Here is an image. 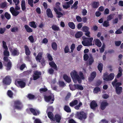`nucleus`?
Masks as SVG:
<instances>
[{"mask_svg": "<svg viewBox=\"0 0 123 123\" xmlns=\"http://www.w3.org/2000/svg\"><path fill=\"white\" fill-rule=\"evenodd\" d=\"M70 74L73 81L75 83H76L77 81L79 83H81V79L76 71L74 70L71 72Z\"/></svg>", "mask_w": 123, "mask_h": 123, "instance_id": "f257e3e1", "label": "nucleus"}, {"mask_svg": "<svg viewBox=\"0 0 123 123\" xmlns=\"http://www.w3.org/2000/svg\"><path fill=\"white\" fill-rule=\"evenodd\" d=\"M83 40L82 42V43L84 46H89L92 45V42L93 39L92 37H82Z\"/></svg>", "mask_w": 123, "mask_h": 123, "instance_id": "f03ea898", "label": "nucleus"}, {"mask_svg": "<svg viewBox=\"0 0 123 123\" xmlns=\"http://www.w3.org/2000/svg\"><path fill=\"white\" fill-rule=\"evenodd\" d=\"M23 105L20 100H17L14 101L13 107L14 109L21 110L23 108Z\"/></svg>", "mask_w": 123, "mask_h": 123, "instance_id": "7ed1b4c3", "label": "nucleus"}, {"mask_svg": "<svg viewBox=\"0 0 123 123\" xmlns=\"http://www.w3.org/2000/svg\"><path fill=\"white\" fill-rule=\"evenodd\" d=\"M87 114L83 111H81L77 113L78 118L80 120L85 119L87 117Z\"/></svg>", "mask_w": 123, "mask_h": 123, "instance_id": "20e7f679", "label": "nucleus"}, {"mask_svg": "<svg viewBox=\"0 0 123 123\" xmlns=\"http://www.w3.org/2000/svg\"><path fill=\"white\" fill-rule=\"evenodd\" d=\"M15 84L18 87L21 88L25 87L26 85L25 83L22 80L16 81L15 82Z\"/></svg>", "mask_w": 123, "mask_h": 123, "instance_id": "39448f33", "label": "nucleus"}, {"mask_svg": "<svg viewBox=\"0 0 123 123\" xmlns=\"http://www.w3.org/2000/svg\"><path fill=\"white\" fill-rule=\"evenodd\" d=\"M11 79L9 76H6L3 80V83L6 85H10L11 82Z\"/></svg>", "mask_w": 123, "mask_h": 123, "instance_id": "423d86ee", "label": "nucleus"}, {"mask_svg": "<svg viewBox=\"0 0 123 123\" xmlns=\"http://www.w3.org/2000/svg\"><path fill=\"white\" fill-rule=\"evenodd\" d=\"M41 75V73L40 72L37 70L34 71V74L33 75V80H36L39 78L40 77V76Z\"/></svg>", "mask_w": 123, "mask_h": 123, "instance_id": "0eeeda50", "label": "nucleus"}, {"mask_svg": "<svg viewBox=\"0 0 123 123\" xmlns=\"http://www.w3.org/2000/svg\"><path fill=\"white\" fill-rule=\"evenodd\" d=\"M98 106V104L95 100L92 101L90 103V106L92 109L95 110L96 108Z\"/></svg>", "mask_w": 123, "mask_h": 123, "instance_id": "6e6552de", "label": "nucleus"}, {"mask_svg": "<svg viewBox=\"0 0 123 123\" xmlns=\"http://www.w3.org/2000/svg\"><path fill=\"white\" fill-rule=\"evenodd\" d=\"M29 110L31 112L34 116L38 115L40 113V111L38 110H35L32 108H30Z\"/></svg>", "mask_w": 123, "mask_h": 123, "instance_id": "1a4fd4ad", "label": "nucleus"}, {"mask_svg": "<svg viewBox=\"0 0 123 123\" xmlns=\"http://www.w3.org/2000/svg\"><path fill=\"white\" fill-rule=\"evenodd\" d=\"M43 54L42 52H40L38 53L37 56L35 57L36 60L37 62H40V60L42 58Z\"/></svg>", "mask_w": 123, "mask_h": 123, "instance_id": "9d476101", "label": "nucleus"}, {"mask_svg": "<svg viewBox=\"0 0 123 123\" xmlns=\"http://www.w3.org/2000/svg\"><path fill=\"white\" fill-rule=\"evenodd\" d=\"M108 105V103L106 100H104L101 102V105L100 108L102 110H104L106 108V106Z\"/></svg>", "mask_w": 123, "mask_h": 123, "instance_id": "9b49d317", "label": "nucleus"}, {"mask_svg": "<svg viewBox=\"0 0 123 123\" xmlns=\"http://www.w3.org/2000/svg\"><path fill=\"white\" fill-rule=\"evenodd\" d=\"M44 98L45 101L47 102H49L51 100L52 102L50 103V104H52L53 103V101H54L55 99L54 98H53L52 99V96L50 95L48 96H45Z\"/></svg>", "mask_w": 123, "mask_h": 123, "instance_id": "f8f14e48", "label": "nucleus"}, {"mask_svg": "<svg viewBox=\"0 0 123 123\" xmlns=\"http://www.w3.org/2000/svg\"><path fill=\"white\" fill-rule=\"evenodd\" d=\"M54 119H53V121H55L56 122L59 123L60 122V121L61 119V116L59 114H56L55 116Z\"/></svg>", "mask_w": 123, "mask_h": 123, "instance_id": "ddd939ff", "label": "nucleus"}, {"mask_svg": "<svg viewBox=\"0 0 123 123\" xmlns=\"http://www.w3.org/2000/svg\"><path fill=\"white\" fill-rule=\"evenodd\" d=\"M4 66L6 67V69L7 71H9L11 69L12 64L10 60H9V61L6 64H4Z\"/></svg>", "mask_w": 123, "mask_h": 123, "instance_id": "4468645a", "label": "nucleus"}, {"mask_svg": "<svg viewBox=\"0 0 123 123\" xmlns=\"http://www.w3.org/2000/svg\"><path fill=\"white\" fill-rule=\"evenodd\" d=\"M54 9L56 14L58 15L57 16V18H59L63 16V14L62 12L58 11L57 8L54 7Z\"/></svg>", "mask_w": 123, "mask_h": 123, "instance_id": "2eb2a0df", "label": "nucleus"}, {"mask_svg": "<svg viewBox=\"0 0 123 123\" xmlns=\"http://www.w3.org/2000/svg\"><path fill=\"white\" fill-rule=\"evenodd\" d=\"M49 65L52 68L56 70H57V66L55 62L53 61H52L49 63Z\"/></svg>", "mask_w": 123, "mask_h": 123, "instance_id": "dca6fc26", "label": "nucleus"}, {"mask_svg": "<svg viewBox=\"0 0 123 123\" xmlns=\"http://www.w3.org/2000/svg\"><path fill=\"white\" fill-rule=\"evenodd\" d=\"M24 48L25 49V52L26 55L27 56L30 55L31 54V51L29 50L28 46L27 45H24Z\"/></svg>", "mask_w": 123, "mask_h": 123, "instance_id": "f3484780", "label": "nucleus"}, {"mask_svg": "<svg viewBox=\"0 0 123 123\" xmlns=\"http://www.w3.org/2000/svg\"><path fill=\"white\" fill-rule=\"evenodd\" d=\"M116 91L117 94L119 95L122 92V87H116Z\"/></svg>", "mask_w": 123, "mask_h": 123, "instance_id": "a211bd4d", "label": "nucleus"}, {"mask_svg": "<svg viewBox=\"0 0 123 123\" xmlns=\"http://www.w3.org/2000/svg\"><path fill=\"white\" fill-rule=\"evenodd\" d=\"M47 14L48 17L51 18H52L53 16L52 13V12L51 10L49 8H48L46 10Z\"/></svg>", "mask_w": 123, "mask_h": 123, "instance_id": "6ab92c4d", "label": "nucleus"}, {"mask_svg": "<svg viewBox=\"0 0 123 123\" xmlns=\"http://www.w3.org/2000/svg\"><path fill=\"white\" fill-rule=\"evenodd\" d=\"M96 72H92L91 74V76L89 78V80L92 81L93 80L96 76Z\"/></svg>", "mask_w": 123, "mask_h": 123, "instance_id": "aec40b11", "label": "nucleus"}, {"mask_svg": "<svg viewBox=\"0 0 123 123\" xmlns=\"http://www.w3.org/2000/svg\"><path fill=\"white\" fill-rule=\"evenodd\" d=\"M90 57L88 60L89 65H91L92 63L94 62V59L92 54H90Z\"/></svg>", "mask_w": 123, "mask_h": 123, "instance_id": "412c9836", "label": "nucleus"}, {"mask_svg": "<svg viewBox=\"0 0 123 123\" xmlns=\"http://www.w3.org/2000/svg\"><path fill=\"white\" fill-rule=\"evenodd\" d=\"M83 35V33L81 31H79L75 34V37L76 38H79L81 37Z\"/></svg>", "mask_w": 123, "mask_h": 123, "instance_id": "4be33fe9", "label": "nucleus"}, {"mask_svg": "<svg viewBox=\"0 0 123 123\" xmlns=\"http://www.w3.org/2000/svg\"><path fill=\"white\" fill-rule=\"evenodd\" d=\"M25 28L27 32L28 33L32 32L33 31V30L29 26L26 25H24Z\"/></svg>", "mask_w": 123, "mask_h": 123, "instance_id": "5701e85b", "label": "nucleus"}, {"mask_svg": "<svg viewBox=\"0 0 123 123\" xmlns=\"http://www.w3.org/2000/svg\"><path fill=\"white\" fill-rule=\"evenodd\" d=\"M64 79L68 83H70L71 81L70 78L67 75H64L63 76Z\"/></svg>", "mask_w": 123, "mask_h": 123, "instance_id": "b1692460", "label": "nucleus"}, {"mask_svg": "<svg viewBox=\"0 0 123 123\" xmlns=\"http://www.w3.org/2000/svg\"><path fill=\"white\" fill-rule=\"evenodd\" d=\"M12 55L14 56L18 55L19 54L17 48L14 49L11 52Z\"/></svg>", "mask_w": 123, "mask_h": 123, "instance_id": "393cba45", "label": "nucleus"}, {"mask_svg": "<svg viewBox=\"0 0 123 123\" xmlns=\"http://www.w3.org/2000/svg\"><path fill=\"white\" fill-rule=\"evenodd\" d=\"M64 110L67 113H70L71 112V110L68 106L65 105L63 108Z\"/></svg>", "mask_w": 123, "mask_h": 123, "instance_id": "a878e982", "label": "nucleus"}, {"mask_svg": "<svg viewBox=\"0 0 123 123\" xmlns=\"http://www.w3.org/2000/svg\"><path fill=\"white\" fill-rule=\"evenodd\" d=\"M95 43L96 45L98 47H100L101 45V42L100 41V40L98 39H96L95 40Z\"/></svg>", "mask_w": 123, "mask_h": 123, "instance_id": "bb28decb", "label": "nucleus"}, {"mask_svg": "<svg viewBox=\"0 0 123 123\" xmlns=\"http://www.w3.org/2000/svg\"><path fill=\"white\" fill-rule=\"evenodd\" d=\"M78 104V101L77 100H75L72 101L69 103L70 106L72 107H73L74 106L77 105Z\"/></svg>", "mask_w": 123, "mask_h": 123, "instance_id": "cd10ccee", "label": "nucleus"}, {"mask_svg": "<svg viewBox=\"0 0 123 123\" xmlns=\"http://www.w3.org/2000/svg\"><path fill=\"white\" fill-rule=\"evenodd\" d=\"M68 25L70 28L73 29H74L75 28V25L73 22H69L68 23Z\"/></svg>", "mask_w": 123, "mask_h": 123, "instance_id": "c85d7f7f", "label": "nucleus"}, {"mask_svg": "<svg viewBox=\"0 0 123 123\" xmlns=\"http://www.w3.org/2000/svg\"><path fill=\"white\" fill-rule=\"evenodd\" d=\"M99 5V3L98 2H94L92 5V6L94 8H97Z\"/></svg>", "mask_w": 123, "mask_h": 123, "instance_id": "c756f323", "label": "nucleus"}, {"mask_svg": "<svg viewBox=\"0 0 123 123\" xmlns=\"http://www.w3.org/2000/svg\"><path fill=\"white\" fill-rule=\"evenodd\" d=\"M78 3V1H75L74 4L71 7V8L72 9L74 8L75 10H76L78 8V6L77 5Z\"/></svg>", "mask_w": 123, "mask_h": 123, "instance_id": "7c9ffc66", "label": "nucleus"}, {"mask_svg": "<svg viewBox=\"0 0 123 123\" xmlns=\"http://www.w3.org/2000/svg\"><path fill=\"white\" fill-rule=\"evenodd\" d=\"M29 25L31 27H33L34 28H36L37 27L35 22L34 21L30 22L29 23Z\"/></svg>", "mask_w": 123, "mask_h": 123, "instance_id": "2f4dec72", "label": "nucleus"}, {"mask_svg": "<svg viewBox=\"0 0 123 123\" xmlns=\"http://www.w3.org/2000/svg\"><path fill=\"white\" fill-rule=\"evenodd\" d=\"M115 75L114 73H111L108 75V81L111 80L114 78Z\"/></svg>", "mask_w": 123, "mask_h": 123, "instance_id": "473e14b6", "label": "nucleus"}, {"mask_svg": "<svg viewBox=\"0 0 123 123\" xmlns=\"http://www.w3.org/2000/svg\"><path fill=\"white\" fill-rule=\"evenodd\" d=\"M103 65L102 63H99L98 66V68L100 73H101L103 70Z\"/></svg>", "mask_w": 123, "mask_h": 123, "instance_id": "72a5a7b5", "label": "nucleus"}, {"mask_svg": "<svg viewBox=\"0 0 123 123\" xmlns=\"http://www.w3.org/2000/svg\"><path fill=\"white\" fill-rule=\"evenodd\" d=\"M69 86L70 89L72 91L76 89V84L73 85L72 84H70Z\"/></svg>", "mask_w": 123, "mask_h": 123, "instance_id": "f704fd0d", "label": "nucleus"}, {"mask_svg": "<svg viewBox=\"0 0 123 123\" xmlns=\"http://www.w3.org/2000/svg\"><path fill=\"white\" fill-rule=\"evenodd\" d=\"M51 27L52 29L54 31H59L60 30L59 27L55 25H53Z\"/></svg>", "mask_w": 123, "mask_h": 123, "instance_id": "c9c22d12", "label": "nucleus"}, {"mask_svg": "<svg viewBox=\"0 0 123 123\" xmlns=\"http://www.w3.org/2000/svg\"><path fill=\"white\" fill-rule=\"evenodd\" d=\"M51 46L53 49L56 51L57 49V45L55 42H53L52 43Z\"/></svg>", "mask_w": 123, "mask_h": 123, "instance_id": "e433bc0d", "label": "nucleus"}, {"mask_svg": "<svg viewBox=\"0 0 123 123\" xmlns=\"http://www.w3.org/2000/svg\"><path fill=\"white\" fill-rule=\"evenodd\" d=\"M89 27L86 26H83L82 28V30L83 32H86L89 30Z\"/></svg>", "mask_w": 123, "mask_h": 123, "instance_id": "4c0bfd02", "label": "nucleus"}, {"mask_svg": "<svg viewBox=\"0 0 123 123\" xmlns=\"http://www.w3.org/2000/svg\"><path fill=\"white\" fill-rule=\"evenodd\" d=\"M52 113L50 112L49 111L48 113V117L50 119H52L53 120V119H54V118L53 116V115H52Z\"/></svg>", "mask_w": 123, "mask_h": 123, "instance_id": "58836bf2", "label": "nucleus"}, {"mask_svg": "<svg viewBox=\"0 0 123 123\" xmlns=\"http://www.w3.org/2000/svg\"><path fill=\"white\" fill-rule=\"evenodd\" d=\"M5 17L8 20L9 19L11 18L10 14H9L7 12H6L4 14Z\"/></svg>", "mask_w": 123, "mask_h": 123, "instance_id": "ea45409f", "label": "nucleus"}, {"mask_svg": "<svg viewBox=\"0 0 123 123\" xmlns=\"http://www.w3.org/2000/svg\"><path fill=\"white\" fill-rule=\"evenodd\" d=\"M27 98L30 99H34L35 96L31 93H29L28 94Z\"/></svg>", "mask_w": 123, "mask_h": 123, "instance_id": "a19ab883", "label": "nucleus"}, {"mask_svg": "<svg viewBox=\"0 0 123 123\" xmlns=\"http://www.w3.org/2000/svg\"><path fill=\"white\" fill-rule=\"evenodd\" d=\"M76 89L80 90H83L84 89V88L82 86L78 84H76Z\"/></svg>", "mask_w": 123, "mask_h": 123, "instance_id": "79ce46f5", "label": "nucleus"}, {"mask_svg": "<svg viewBox=\"0 0 123 123\" xmlns=\"http://www.w3.org/2000/svg\"><path fill=\"white\" fill-rule=\"evenodd\" d=\"M47 57L49 61H52L53 60V58L50 54L49 53H47Z\"/></svg>", "mask_w": 123, "mask_h": 123, "instance_id": "37998d69", "label": "nucleus"}, {"mask_svg": "<svg viewBox=\"0 0 123 123\" xmlns=\"http://www.w3.org/2000/svg\"><path fill=\"white\" fill-rule=\"evenodd\" d=\"M70 49H69L68 46L67 45L65 46L64 49V51L65 53H68L69 52Z\"/></svg>", "mask_w": 123, "mask_h": 123, "instance_id": "c03bdc74", "label": "nucleus"}, {"mask_svg": "<svg viewBox=\"0 0 123 123\" xmlns=\"http://www.w3.org/2000/svg\"><path fill=\"white\" fill-rule=\"evenodd\" d=\"M19 13V12L15 10L12 13V15L15 17L17 16Z\"/></svg>", "mask_w": 123, "mask_h": 123, "instance_id": "a18cd8bd", "label": "nucleus"}, {"mask_svg": "<svg viewBox=\"0 0 123 123\" xmlns=\"http://www.w3.org/2000/svg\"><path fill=\"white\" fill-rule=\"evenodd\" d=\"M75 48V45L74 43H73L71 46L70 48L71 49V52L73 53Z\"/></svg>", "mask_w": 123, "mask_h": 123, "instance_id": "49530a36", "label": "nucleus"}, {"mask_svg": "<svg viewBox=\"0 0 123 123\" xmlns=\"http://www.w3.org/2000/svg\"><path fill=\"white\" fill-rule=\"evenodd\" d=\"M7 94L10 97L12 98V97L13 93L11 91L8 90L7 92Z\"/></svg>", "mask_w": 123, "mask_h": 123, "instance_id": "de8ad7c7", "label": "nucleus"}, {"mask_svg": "<svg viewBox=\"0 0 123 123\" xmlns=\"http://www.w3.org/2000/svg\"><path fill=\"white\" fill-rule=\"evenodd\" d=\"M100 91V88L98 87H96L94 88V92L96 93H98V92Z\"/></svg>", "mask_w": 123, "mask_h": 123, "instance_id": "09e8293b", "label": "nucleus"}, {"mask_svg": "<svg viewBox=\"0 0 123 123\" xmlns=\"http://www.w3.org/2000/svg\"><path fill=\"white\" fill-rule=\"evenodd\" d=\"M8 49H5L4 52V56H9V53L7 51Z\"/></svg>", "mask_w": 123, "mask_h": 123, "instance_id": "8fccbe9b", "label": "nucleus"}, {"mask_svg": "<svg viewBox=\"0 0 123 123\" xmlns=\"http://www.w3.org/2000/svg\"><path fill=\"white\" fill-rule=\"evenodd\" d=\"M18 28L17 27H13L12 28L11 30V31L12 32H16L18 31Z\"/></svg>", "mask_w": 123, "mask_h": 123, "instance_id": "3c124183", "label": "nucleus"}, {"mask_svg": "<svg viewBox=\"0 0 123 123\" xmlns=\"http://www.w3.org/2000/svg\"><path fill=\"white\" fill-rule=\"evenodd\" d=\"M28 3L29 4L31 7H33V0H28Z\"/></svg>", "mask_w": 123, "mask_h": 123, "instance_id": "603ef678", "label": "nucleus"}, {"mask_svg": "<svg viewBox=\"0 0 123 123\" xmlns=\"http://www.w3.org/2000/svg\"><path fill=\"white\" fill-rule=\"evenodd\" d=\"M76 19L77 21L79 22H81L82 20V19L81 18L78 16H76Z\"/></svg>", "mask_w": 123, "mask_h": 123, "instance_id": "864d4df0", "label": "nucleus"}, {"mask_svg": "<svg viewBox=\"0 0 123 123\" xmlns=\"http://www.w3.org/2000/svg\"><path fill=\"white\" fill-rule=\"evenodd\" d=\"M79 74L81 79H82V80H84L85 79L84 75L82 72L81 71H80L79 73Z\"/></svg>", "mask_w": 123, "mask_h": 123, "instance_id": "5fc2aeb1", "label": "nucleus"}, {"mask_svg": "<svg viewBox=\"0 0 123 123\" xmlns=\"http://www.w3.org/2000/svg\"><path fill=\"white\" fill-rule=\"evenodd\" d=\"M84 59L85 61H87L89 58L87 54H85L83 56Z\"/></svg>", "mask_w": 123, "mask_h": 123, "instance_id": "6e6d98bb", "label": "nucleus"}, {"mask_svg": "<svg viewBox=\"0 0 123 123\" xmlns=\"http://www.w3.org/2000/svg\"><path fill=\"white\" fill-rule=\"evenodd\" d=\"M28 39L31 43H33L34 42V39L32 35L29 36L28 37Z\"/></svg>", "mask_w": 123, "mask_h": 123, "instance_id": "4d7b16f0", "label": "nucleus"}, {"mask_svg": "<svg viewBox=\"0 0 123 123\" xmlns=\"http://www.w3.org/2000/svg\"><path fill=\"white\" fill-rule=\"evenodd\" d=\"M103 78L104 80L108 81V74H104L103 75Z\"/></svg>", "mask_w": 123, "mask_h": 123, "instance_id": "13d9d810", "label": "nucleus"}, {"mask_svg": "<svg viewBox=\"0 0 123 123\" xmlns=\"http://www.w3.org/2000/svg\"><path fill=\"white\" fill-rule=\"evenodd\" d=\"M6 2H4L0 4V7L4 8L6 7Z\"/></svg>", "mask_w": 123, "mask_h": 123, "instance_id": "bf43d9fd", "label": "nucleus"}, {"mask_svg": "<svg viewBox=\"0 0 123 123\" xmlns=\"http://www.w3.org/2000/svg\"><path fill=\"white\" fill-rule=\"evenodd\" d=\"M121 42L120 41H115V45L117 46H119L121 44Z\"/></svg>", "mask_w": 123, "mask_h": 123, "instance_id": "052dcab7", "label": "nucleus"}, {"mask_svg": "<svg viewBox=\"0 0 123 123\" xmlns=\"http://www.w3.org/2000/svg\"><path fill=\"white\" fill-rule=\"evenodd\" d=\"M48 90V89L46 88H41L40 89L39 91L41 93H42L43 92H45Z\"/></svg>", "mask_w": 123, "mask_h": 123, "instance_id": "680f3d73", "label": "nucleus"}, {"mask_svg": "<svg viewBox=\"0 0 123 123\" xmlns=\"http://www.w3.org/2000/svg\"><path fill=\"white\" fill-rule=\"evenodd\" d=\"M59 86L60 87H63L65 85L64 82L63 81H59Z\"/></svg>", "mask_w": 123, "mask_h": 123, "instance_id": "e2e57ef3", "label": "nucleus"}, {"mask_svg": "<svg viewBox=\"0 0 123 123\" xmlns=\"http://www.w3.org/2000/svg\"><path fill=\"white\" fill-rule=\"evenodd\" d=\"M3 43V47L5 49H8V48L7 46L6 45V43L4 41H3L2 42Z\"/></svg>", "mask_w": 123, "mask_h": 123, "instance_id": "0e129e2a", "label": "nucleus"}, {"mask_svg": "<svg viewBox=\"0 0 123 123\" xmlns=\"http://www.w3.org/2000/svg\"><path fill=\"white\" fill-rule=\"evenodd\" d=\"M115 14H111L109 15L108 16V21L111 20L113 19L114 16V15Z\"/></svg>", "mask_w": 123, "mask_h": 123, "instance_id": "69168bd1", "label": "nucleus"}, {"mask_svg": "<svg viewBox=\"0 0 123 123\" xmlns=\"http://www.w3.org/2000/svg\"><path fill=\"white\" fill-rule=\"evenodd\" d=\"M34 123H42V122L40 119L36 118L34 122Z\"/></svg>", "mask_w": 123, "mask_h": 123, "instance_id": "338daca9", "label": "nucleus"}, {"mask_svg": "<svg viewBox=\"0 0 123 123\" xmlns=\"http://www.w3.org/2000/svg\"><path fill=\"white\" fill-rule=\"evenodd\" d=\"M26 67V65L24 63L21 65L20 67V69L21 70H23Z\"/></svg>", "mask_w": 123, "mask_h": 123, "instance_id": "774afa93", "label": "nucleus"}]
</instances>
